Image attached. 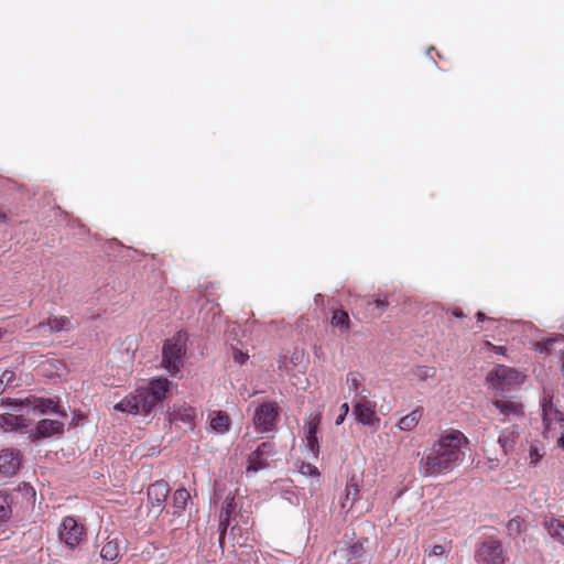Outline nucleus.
I'll use <instances>...</instances> for the list:
<instances>
[{"label": "nucleus", "mask_w": 564, "mask_h": 564, "mask_svg": "<svg viewBox=\"0 0 564 564\" xmlns=\"http://www.w3.org/2000/svg\"><path fill=\"white\" fill-rule=\"evenodd\" d=\"M467 444L468 438L457 430L443 433L424 452L419 462V473L423 477H437L451 473L463 462Z\"/></svg>", "instance_id": "obj_1"}, {"label": "nucleus", "mask_w": 564, "mask_h": 564, "mask_svg": "<svg viewBox=\"0 0 564 564\" xmlns=\"http://www.w3.org/2000/svg\"><path fill=\"white\" fill-rule=\"evenodd\" d=\"M188 335L184 330L177 332L171 339L165 340L162 349V364L173 376L183 366V356L186 351Z\"/></svg>", "instance_id": "obj_2"}, {"label": "nucleus", "mask_w": 564, "mask_h": 564, "mask_svg": "<svg viewBox=\"0 0 564 564\" xmlns=\"http://www.w3.org/2000/svg\"><path fill=\"white\" fill-rule=\"evenodd\" d=\"M489 389L497 392H505L520 386L524 381V376L518 370L498 365L487 375Z\"/></svg>", "instance_id": "obj_3"}, {"label": "nucleus", "mask_w": 564, "mask_h": 564, "mask_svg": "<svg viewBox=\"0 0 564 564\" xmlns=\"http://www.w3.org/2000/svg\"><path fill=\"white\" fill-rule=\"evenodd\" d=\"M542 413L544 423V433L549 436L552 432V425L558 424L564 426V409L560 405V400L555 398L549 390L544 389V398L542 401Z\"/></svg>", "instance_id": "obj_4"}, {"label": "nucleus", "mask_w": 564, "mask_h": 564, "mask_svg": "<svg viewBox=\"0 0 564 564\" xmlns=\"http://www.w3.org/2000/svg\"><path fill=\"white\" fill-rule=\"evenodd\" d=\"M276 455L275 444L271 441L262 442L248 456L247 474L258 473L270 466V462L274 460Z\"/></svg>", "instance_id": "obj_5"}, {"label": "nucleus", "mask_w": 564, "mask_h": 564, "mask_svg": "<svg viewBox=\"0 0 564 564\" xmlns=\"http://www.w3.org/2000/svg\"><path fill=\"white\" fill-rule=\"evenodd\" d=\"M475 557L480 564H503L506 561L500 541L494 538L480 542Z\"/></svg>", "instance_id": "obj_6"}, {"label": "nucleus", "mask_w": 564, "mask_h": 564, "mask_svg": "<svg viewBox=\"0 0 564 564\" xmlns=\"http://www.w3.org/2000/svg\"><path fill=\"white\" fill-rule=\"evenodd\" d=\"M9 405L11 406V412L0 415V427L6 431L28 429L32 420L25 415L19 399L11 401Z\"/></svg>", "instance_id": "obj_7"}, {"label": "nucleus", "mask_w": 564, "mask_h": 564, "mask_svg": "<svg viewBox=\"0 0 564 564\" xmlns=\"http://www.w3.org/2000/svg\"><path fill=\"white\" fill-rule=\"evenodd\" d=\"M278 409L279 408L275 402H264L256 409L253 423L259 432L265 433L274 429L278 417Z\"/></svg>", "instance_id": "obj_8"}, {"label": "nucleus", "mask_w": 564, "mask_h": 564, "mask_svg": "<svg viewBox=\"0 0 564 564\" xmlns=\"http://www.w3.org/2000/svg\"><path fill=\"white\" fill-rule=\"evenodd\" d=\"M21 405H23V411H25V415L29 417L31 413L34 415L44 414L47 411L59 413L62 416H66V412L59 411L58 405L52 399L37 398L35 395H30L25 399H19Z\"/></svg>", "instance_id": "obj_9"}, {"label": "nucleus", "mask_w": 564, "mask_h": 564, "mask_svg": "<svg viewBox=\"0 0 564 564\" xmlns=\"http://www.w3.org/2000/svg\"><path fill=\"white\" fill-rule=\"evenodd\" d=\"M367 399L368 398L358 400L352 399L354 415L359 423L377 427L379 424V417L376 415V405Z\"/></svg>", "instance_id": "obj_10"}, {"label": "nucleus", "mask_w": 564, "mask_h": 564, "mask_svg": "<svg viewBox=\"0 0 564 564\" xmlns=\"http://www.w3.org/2000/svg\"><path fill=\"white\" fill-rule=\"evenodd\" d=\"M83 534L84 527L78 524L74 518L66 517L63 520L59 536L69 547L76 546L80 542Z\"/></svg>", "instance_id": "obj_11"}, {"label": "nucleus", "mask_w": 564, "mask_h": 564, "mask_svg": "<svg viewBox=\"0 0 564 564\" xmlns=\"http://www.w3.org/2000/svg\"><path fill=\"white\" fill-rule=\"evenodd\" d=\"M64 431V424L57 420L44 419L37 422L34 429L28 431L29 438L37 441L40 438L51 437L61 434Z\"/></svg>", "instance_id": "obj_12"}, {"label": "nucleus", "mask_w": 564, "mask_h": 564, "mask_svg": "<svg viewBox=\"0 0 564 564\" xmlns=\"http://www.w3.org/2000/svg\"><path fill=\"white\" fill-rule=\"evenodd\" d=\"M21 467V453L13 448L0 451V474L13 476Z\"/></svg>", "instance_id": "obj_13"}, {"label": "nucleus", "mask_w": 564, "mask_h": 564, "mask_svg": "<svg viewBox=\"0 0 564 564\" xmlns=\"http://www.w3.org/2000/svg\"><path fill=\"white\" fill-rule=\"evenodd\" d=\"M492 405L503 416L502 422L521 419L524 415L523 405L514 400L501 399L492 402Z\"/></svg>", "instance_id": "obj_14"}, {"label": "nucleus", "mask_w": 564, "mask_h": 564, "mask_svg": "<svg viewBox=\"0 0 564 564\" xmlns=\"http://www.w3.org/2000/svg\"><path fill=\"white\" fill-rule=\"evenodd\" d=\"M170 492L169 484L161 479L151 484L148 488V499L152 507H158L162 510L163 503Z\"/></svg>", "instance_id": "obj_15"}, {"label": "nucleus", "mask_w": 564, "mask_h": 564, "mask_svg": "<svg viewBox=\"0 0 564 564\" xmlns=\"http://www.w3.org/2000/svg\"><path fill=\"white\" fill-rule=\"evenodd\" d=\"M44 327H48L51 333L68 332L73 328L70 319L66 316H52L35 326L39 330Z\"/></svg>", "instance_id": "obj_16"}, {"label": "nucleus", "mask_w": 564, "mask_h": 564, "mask_svg": "<svg viewBox=\"0 0 564 564\" xmlns=\"http://www.w3.org/2000/svg\"><path fill=\"white\" fill-rule=\"evenodd\" d=\"M361 376L358 372H349L346 378V384L349 393H354L355 400L368 398L369 391L361 387Z\"/></svg>", "instance_id": "obj_17"}, {"label": "nucleus", "mask_w": 564, "mask_h": 564, "mask_svg": "<svg viewBox=\"0 0 564 564\" xmlns=\"http://www.w3.org/2000/svg\"><path fill=\"white\" fill-rule=\"evenodd\" d=\"M423 416V408L417 406L412 410L409 414L404 415L399 420L397 426L400 431L411 432L413 431Z\"/></svg>", "instance_id": "obj_18"}, {"label": "nucleus", "mask_w": 564, "mask_h": 564, "mask_svg": "<svg viewBox=\"0 0 564 564\" xmlns=\"http://www.w3.org/2000/svg\"><path fill=\"white\" fill-rule=\"evenodd\" d=\"M543 527L551 539L564 544V521L555 518H546L543 521Z\"/></svg>", "instance_id": "obj_19"}, {"label": "nucleus", "mask_w": 564, "mask_h": 564, "mask_svg": "<svg viewBox=\"0 0 564 564\" xmlns=\"http://www.w3.org/2000/svg\"><path fill=\"white\" fill-rule=\"evenodd\" d=\"M518 437L519 433L514 430V427L501 431L498 437V443L505 455H507L510 451L513 449V447L517 444Z\"/></svg>", "instance_id": "obj_20"}, {"label": "nucleus", "mask_w": 564, "mask_h": 564, "mask_svg": "<svg viewBox=\"0 0 564 564\" xmlns=\"http://www.w3.org/2000/svg\"><path fill=\"white\" fill-rule=\"evenodd\" d=\"M317 416L312 417L306 427L305 432V441H303L305 449L308 452H312L313 454L316 453V445H317Z\"/></svg>", "instance_id": "obj_21"}, {"label": "nucleus", "mask_w": 564, "mask_h": 564, "mask_svg": "<svg viewBox=\"0 0 564 564\" xmlns=\"http://www.w3.org/2000/svg\"><path fill=\"white\" fill-rule=\"evenodd\" d=\"M169 386L170 382L166 378H158L150 381L145 390L153 397H158V400L162 402L169 391Z\"/></svg>", "instance_id": "obj_22"}, {"label": "nucleus", "mask_w": 564, "mask_h": 564, "mask_svg": "<svg viewBox=\"0 0 564 564\" xmlns=\"http://www.w3.org/2000/svg\"><path fill=\"white\" fill-rule=\"evenodd\" d=\"M137 399L139 403L140 412L143 414H149L152 409L160 403L158 397H153L147 390H139L137 393Z\"/></svg>", "instance_id": "obj_23"}, {"label": "nucleus", "mask_w": 564, "mask_h": 564, "mask_svg": "<svg viewBox=\"0 0 564 564\" xmlns=\"http://www.w3.org/2000/svg\"><path fill=\"white\" fill-rule=\"evenodd\" d=\"M358 499L359 486L358 482L354 478H351L346 485L345 499L341 502V507L350 509Z\"/></svg>", "instance_id": "obj_24"}, {"label": "nucleus", "mask_w": 564, "mask_h": 564, "mask_svg": "<svg viewBox=\"0 0 564 564\" xmlns=\"http://www.w3.org/2000/svg\"><path fill=\"white\" fill-rule=\"evenodd\" d=\"M189 498V492L185 488L175 490L173 495V507L176 510L173 512V516L177 518L181 517V511L185 510Z\"/></svg>", "instance_id": "obj_25"}, {"label": "nucleus", "mask_w": 564, "mask_h": 564, "mask_svg": "<svg viewBox=\"0 0 564 564\" xmlns=\"http://www.w3.org/2000/svg\"><path fill=\"white\" fill-rule=\"evenodd\" d=\"M412 379L416 381H425L427 379H433L436 376V368L433 366L419 365L411 369L410 371Z\"/></svg>", "instance_id": "obj_26"}, {"label": "nucleus", "mask_w": 564, "mask_h": 564, "mask_svg": "<svg viewBox=\"0 0 564 564\" xmlns=\"http://www.w3.org/2000/svg\"><path fill=\"white\" fill-rule=\"evenodd\" d=\"M106 543L102 545L100 550V556L101 558L113 562L119 557V544L116 539L109 540V538L106 539Z\"/></svg>", "instance_id": "obj_27"}, {"label": "nucleus", "mask_w": 564, "mask_h": 564, "mask_svg": "<svg viewBox=\"0 0 564 564\" xmlns=\"http://www.w3.org/2000/svg\"><path fill=\"white\" fill-rule=\"evenodd\" d=\"M115 410L126 412L128 414H140L137 394L124 398L113 406Z\"/></svg>", "instance_id": "obj_28"}, {"label": "nucleus", "mask_w": 564, "mask_h": 564, "mask_svg": "<svg viewBox=\"0 0 564 564\" xmlns=\"http://www.w3.org/2000/svg\"><path fill=\"white\" fill-rule=\"evenodd\" d=\"M446 554V547L444 545L436 544L426 554V558L430 561V564H444Z\"/></svg>", "instance_id": "obj_29"}, {"label": "nucleus", "mask_w": 564, "mask_h": 564, "mask_svg": "<svg viewBox=\"0 0 564 564\" xmlns=\"http://www.w3.org/2000/svg\"><path fill=\"white\" fill-rule=\"evenodd\" d=\"M210 426L219 433L227 432L229 429V416L224 412H218L212 420Z\"/></svg>", "instance_id": "obj_30"}, {"label": "nucleus", "mask_w": 564, "mask_h": 564, "mask_svg": "<svg viewBox=\"0 0 564 564\" xmlns=\"http://www.w3.org/2000/svg\"><path fill=\"white\" fill-rule=\"evenodd\" d=\"M349 316L344 311H335L332 317V324L335 327H339L341 332H347L349 329Z\"/></svg>", "instance_id": "obj_31"}, {"label": "nucleus", "mask_w": 564, "mask_h": 564, "mask_svg": "<svg viewBox=\"0 0 564 564\" xmlns=\"http://www.w3.org/2000/svg\"><path fill=\"white\" fill-rule=\"evenodd\" d=\"M230 514L219 511V545L223 547L227 529L230 524Z\"/></svg>", "instance_id": "obj_32"}, {"label": "nucleus", "mask_w": 564, "mask_h": 564, "mask_svg": "<svg viewBox=\"0 0 564 564\" xmlns=\"http://www.w3.org/2000/svg\"><path fill=\"white\" fill-rule=\"evenodd\" d=\"M11 506L7 495H0V521H6L11 516Z\"/></svg>", "instance_id": "obj_33"}, {"label": "nucleus", "mask_w": 564, "mask_h": 564, "mask_svg": "<svg viewBox=\"0 0 564 564\" xmlns=\"http://www.w3.org/2000/svg\"><path fill=\"white\" fill-rule=\"evenodd\" d=\"M347 553H348L349 560H352V558H356L358 561L361 560L362 556L365 555L364 543L362 542H355V543H352L347 549Z\"/></svg>", "instance_id": "obj_34"}, {"label": "nucleus", "mask_w": 564, "mask_h": 564, "mask_svg": "<svg viewBox=\"0 0 564 564\" xmlns=\"http://www.w3.org/2000/svg\"><path fill=\"white\" fill-rule=\"evenodd\" d=\"M510 535H519L523 530V521L520 517H516L508 522L507 525Z\"/></svg>", "instance_id": "obj_35"}, {"label": "nucleus", "mask_w": 564, "mask_h": 564, "mask_svg": "<svg viewBox=\"0 0 564 564\" xmlns=\"http://www.w3.org/2000/svg\"><path fill=\"white\" fill-rule=\"evenodd\" d=\"M299 470L302 475L313 476L316 474V467L311 463L301 462Z\"/></svg>", "instance_id": "obj_36"}, {"label": "nucleus", "mask_w": 564, "mask_h": 564, "mask_svg": "<svg viewBox=\"0 0 564 564\" xmlns=\"http://www.w3.org/2000/svg\"><path fill=\"white\" fill-rule=\"evenodd\" d=\"M372 304L381 312L383 313L387 307L389 306L388 295H383L382 297L376 299Z\"/></svg>", "instance_id": "obj_37"}, {"label": "nucleus", "mask_w": 564, "mask_h": 564, "mask_svg": "<svg viewBox=\"0 0 564 564\" xmlns=\"http://www.w3.org/2000/svg\"><path fill=\"white\" fill-rule=\"evenodd\" d=\"M543 454L540 453V449L538 447H531L529 452V459L532 465H536L540 459L542 458Z\"/></svg>", "instance_id": "obj_38"}, {"label": "nucleus", "mask_w": 564, "mask_h": 564, "mask_svg": "<svg viewBox=\"0 0 564 564\" xmlns=\"http://www.w3.org/2000/svg\"><path fill=\"white\" fill-rule=\"evenodd\" d=\"M235 498L234 497H227L225 500L224 506L221 507L220 511H226L228 514L231 516V513L235 510Z\"/></svg>", "instance_id": "obj_39"}, {"label": "nucleus", "mask_w": 564, "mask_h": 564, "mask_svg": "<svg viewBox=\"0 0 564 564\" xmlns=\"http://www.w3.org/2000/svg\"><path fill=\"white\" fill-rule=\"evenodd\" d=\"M232 358L234 360L239 364V365H243L247 359L249 358V356L245 352H242L241 350L239 349H234L232 351Z\"/></svg>", "instance_id": "obj_40"}, {"label": "nucleus", "mask_w": 564, "mask_h": 564, "mask_svg": "<svg viewBox=\"0 0 564 564\" xmlns=\"http://www.w3.org/2000/svg\"><path fill=\"white\" fill-rule=\"evenodd\" d=\"M349 412V406L347 403H343L341 406H340V414L338 415V417L336 419L335 423L337 425L341 424L345 420V416L348 414Z\"/></svg>", "instance_id": "obj_41"}, {"label": "nucleus", "mask_w": 564, "mask_h": 564, "mask_svg": "<svg viewBox=\"0 0 564 564\" xmlns=\"http://www.w3.org/2000/svg\"><path fill=\"white\" fill-rule=\"evenodd\" d=\"M557 445H558L562 449H564V430L562 431L561 436H560V437H558V440H557Z\"/></svg>", "instance_id": "obj_42"}, {"label": "nucleus", "mask_w": 564, "mask_h": 564, "mask_svg": "<svg viewBox=\"0 0 564 564\" xmlns=\"http://www.w3.org/2000/svg\"><path fill=\"white\" fill-rule=\"evenodd\" d=\"M476 317H477V319H478V321H480V322H482V321H486V319H487L486 315H485L484 313H481V312H478V313L476 314ZM488 321H492V319H491V318H488Z\"/></svg>", "instance_id": "obj_43"}, {"label": "nucleus", "mask_w": 564, "mask_h": 564, "mask_svg": "<svg viewBox=\"0 0 564 564\" xmlns=\"http://www.w3.org/2000/svg\"><path fill=\"white\" fill-rule=\"evenodd\" d=\"M12 375H13V373H12V372H10V371H4V372H3V375H2V379H1V381H3L4 379L9 381V380H10V378L12 377Z\"/></svg>", "instance_id": "obj_44"}, {"label": "nucleus", "mask_w": 564, "mask_h": 564, "mask_svg": "<svg viewBox=\"0 0 564 564\" xmlns=\"http://www.w3.org/2000/svg\"><path fill=\"white\" fill-rule=\"evenodd\" d=\"M369 563H370L369 558L364 557V558H361L355 563H351V564H369Z\"/></svg>", "instance_id": "obj_45"}, {"label": "nucleus", "mask_w": 564, "mask_h": 564, "mask_svg": "<svg viewBox=\"0 0 564 564\" xmlns=\"http://www.w3.org/2000/svg\"><path fill=\"white\" fill-rule=\"evenodd\" d=\"M7 220H8L7 214L0 210V221L6 223Z\"/></svg>", "instance_id": "obj_46"}, {"label": "nucleus", "mask_w": 564, "mask_h": 564, "mask_svg": "<svg viewBox=\"0 0 564 564\" xmlns=\"http://www.w3.org/2000/svg\"><path fill=\"white\" fill-rule=\"evenodd\" d=\"M453 315L458 317V318H462L464 316L463 312L462 311H454L453 312Z\"/></svg>", "instance_id": "obj_47"}, {"label": "nucleus", "mask_w": 564, "mask_h": 564, "mask_svg": "<svg viewBox=\"0 0 564 564\" xmlns=\"http://www.w3.org/2000/svg\"><path fill=\"white\" fill-rule=\"evenodd\" d=\"M497 349V352H501L502 347H495Z\"/></svg>", "instance_id": "obj_48"}]
</instances>
